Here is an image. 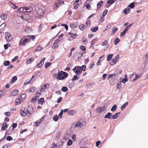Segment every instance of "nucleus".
Masks as SVG:
<instances>
[{
  "instance_id": "nucleus-37",
  "label": "nucleus",
  "mask_w": 148,
  "mask_h": 148,
  "mask_svg": "<svg viewBox=\"0 0 148 148\" xmlns=\"http://www.w3.org/2000/svg\"><path fill=\"white\" fill-rule=\"evenodd\" d=\"M116 109L117 105L116 104H114L111 108V111H114L116 110Z\"/></svg>"
},
{
  "instance_id": "nucleus-8",
  "label": "nucleus",
  "mask_w": 148,
  "mask_h": 148,
  "mask_svg": "<svg viewBox=\"0 0 148 148\" xmlns=\"http://www.w3.org/2000/svg\"><path fill=\"white\" fill-rule=\"evenodd\" d=\"M64 3V2L62 0H57L55 2V5L56 7L58 8L60 5L63 4Z\"/></svg>"
},
{
  "instance_id": "nucleus-54",
  "label": "nucleus",
  "mask_w": 148,
  "mask_h": 148,
  "mask_svg": "<svg viewBox=\"0 0 148 148\" xmlns=\"http://www.w3.org/2000/svg\"><path fill=\"white\" fill-rule=\"evenodd\" d=\"M36 89V88L35 87H32L30 89L29 92H34Z\"/></svg>"
},
{
  "instance_id": "nucleus-10",
  "label": "nucleus",
  "mask_w": 148,
  "mask_h": 148,
  "mask_svg": "<svg viewBox=\"0 0 148 148\" xmlns=\"http://www.w3.org/2000/svg\"><path fill=\"white\" fill-rule=\"evenodd\" d=\"M45 10V8L42 9L41 8H39L37 12V13L40 16H42L44 13Z\"/></svg>"
},
{
  "instance_id": "nucleus-27",
  "label": "nucleus",
  "mask_w": 148,
  "mask_h": 148,
  "mask_svg": "<svg viewBox=\"0 0 148 148\" xmlns=\"http://www.w3.org/2000/svg\"><path fill=\"white\" fill-rule=\"evenodd\" d=\"M25 7H21L17 10V11L19 12H25Z\"/></svg>"
},
{
  "instance_id": "nucleus-38",
  "label": "nucleus",
  "mask_w": 148,
  "mask_h": 148,
  "mask_svg": "<svg viewBox=\"0 0 148 148\" xmlns=\"http://www.w3.org/2000/svg\"><path fill=\"white\" fill-rule=\"evenodd\" d=\"M17 79V77L15 76L13 77L11 80V82H15Z\"/></svg>"
},
{
  "instance_id": "nucleus-30",
  "label": "nucleus",
  "mask_w": 148,
  "mask_h": 148,
  "mask_svg": "<svg viewBox=\"0 0 148 148\" xmlns=\"http://www.w3.org/2000/svg\"><path fill=\"white\" fill-rule=\"evenodd\" d=\"M68 89L67 87L66 86H63L61 89L62 91L64 92H66L68 91Z\"/></svg>"
},
{
  "instance_id": "nucleus-50",
  "label": "nucleus",
  "mask_w": 148,
  "mask_h": 148,
  "mask_svg": "<svg viewBox=\"0 0 148 148\" xmlns=\"http://www.w3.org/2000/svg\"><path fill=\"white\" fill-rule=\"evenodd\" d=\"M135 6L134 3L133 2L132 3H131L128 6V7L130 8H133Z\"/></svg>"
},
{
  "instance_id": "nucleus-41",
  "label": "nucleus",
  "mask_w": 148,
  "mask_h": 148,
  "mask_svg": "<svg viewBox=\"0 0 148 148\" xmlns=\"http://www.w3.org/2000/svg\"><path fill=\"white\" fill-rule=\"evenodd\" d=\"M73 141L71 139H69L67 144V145L68 146H70L73 143Z\"/></svg>"
},
{
  "instance_id": "nucleus-16",
  "label": "nucleus",
  "mask_w": 148,
  "mask_h": 148,
  "mask_svg": "<svg viewBox=\"0 0 148 148\" xmlns=\"http://www.w3.org/2000/svg\"><path fill=\"white\" fill-rule=\"evenodd\" d=\"M25 31L27 34H30L32 31V29L29 27H27L25 29Z\"/></svg>"
},
{
  "instance_id": "nucleus-64",
  "label": "nucleus",
  "mask_w": 148,
  "mask_h": 148,
  "mask_svg": "<svg viewBox=\"0 0 148 148\" xmlns=\"http://www.w3.org/2000/svg\"><path fill=\"white\" fill-rule=\"evenodd\" d=\"M58 47V45L57 43L56 44V43L54 42L53 45L52 46V47L53 48L56 49Z\"/></svg>"
},
{
  "instance_id": "nucleus-56",
  "label": "nucleus",
  "mask_w": 148,
  "mask_h": 148,
  "mask_svg": "<svg viewBox=\"0 0 148 148\" xmlns=\"http://www.w3.org/2000/svg\"><path fill=\"white\" fill-rule=\"evenodd\" d=\"M6 140L8 141H11L13 140L12 137L10 136H8L6 137Z\"/></svg>"
},
{
  "instance_id": "nucleus-45",
  "label": "nucleus",
  "mask_w": 148,
  "mask_h": 148,
  "mask_svg": "<svg viewBox=\"0 0 148 148\" xmlns=\"http://www.w3.org/2000/svg\"><path fill=\"white\" fill-rule=\"evenodd\" d=\"M4 49L5 50H6L8 49V47H10V44L7 43L6 44L4 45Z\"/></svg>"
},
{
  "instance_id": "nucleus-51",
  "label": "nucleus",
  "mask_w": 148,
  "mask_h": 148,
  "mask_svg": "<svg viewBox=\"0 0 148 148\" xmlns=\"http://www.w3.org/2000/svg\"><path fill=\"white\" fill-rule=\"evenodd\" d=\"M63 114V110H62V111H61L59 115V119H61L62 116V115Z\"/></svg>"
},
{
  "instance_id": "nucleus-31",
  "label": "nucleus",
  "mask_w": 148,
  "mask_h": 148,
  "mask_svg": "<svg viewBox=\"0 0 148 148\" xmlns=\"http://www.w3.org/2000/svg\"><path fill=\"white\" fill-rule=\"evenodd\" d=\"M120 41V40L119 38H116L114 40V43L115 45L118 44Z\"/></svg>"
},
{
  "instance_id": "nucleus-15",
  "label": "nucleus",
  "mask_w": 148,
  "mask_h": 148,
  "mask_svg": "<svg viewBox=\"0 0 148 148\" xmlns=\"http://www.w3.org/2000/svg\"><path fill=\"white\" fill-rule=\"evenodd\" d=\"M112 116V114L110 112L107 113L104 116V118L110 119Z\"/></svg>"
},
{
  "instance_id": "nucleus-7",
  "label": "nucleus",
  "mask_w": 148,
  "mask_h": 148,
  "mask_svg": "<svg viewBox=\"0 0 148 148\" xmlns=\"http://www.w3.org/2000/svg\"><path fill=\"white\" fill-rule=\"evenodd\" d=\"M33 110V108L31 106H28L27 109V110L25 112L27 114L26 115H27L28 117L30 116L31 115L30 111H32Z\"/></svg>"
},
{
  "instance_id": "nucleus-39",
  "label": "nucleus",
  "mask_w": 148,
  "mask_h": 148,
  "mask_svg": "<svg viewBox=\"0 0 148 148\" xmlns=\"http://www.w3.org/2000/svg\"><path fill=\"white\" fill-rule=\"evenodd\" d=\"M5 93L4 91L2 90H0V99L3 96H4Z\"/></svg>"
},
{
  "instance_id": "nucleus-49",
  "label": "nucleus",
  "mask_w": 148,
  "mask_h": 148,
  "mask_svg": "<svg viewBox=\"0 0 148 148\" xmlns=\"http://www.w3.org/2000/svg\"><path fill=\"white\" fill-rule=\"evenodd\" d=\"M10 64V62L9 61L7 60L5 61L4 63L3 64L5 66H7L8 65H9Z\"/></svg>"
},
{
  "instance_id": "nucleus-12",
  "label": "nucleus",
  "mask_w": 148,
  "mask_h": 148,
  "mask_svg": "<svg viewBox=\"0 0 148 148\" xmlns=\"http://www.w3.org/2000/svg\"><path fill=\"white\" fill-rule=\"evenodd\" d=\"M105 108V106L99 107L96 109V111L98 113H101L103 111Z\"/></svg>"
},
{
  "instance_id": "nucleus-43",
  "label": "nucleus",
  "mask_w": 148,
  "mask_h": 148,
  "mask_svg": "<svg viewBox=\"0 0 148 148\" xmlns=\"http://www.w3.org/2000/svg\"><path fill=\"white\" fill-rule=\"evenodd\" d=\"M40 123H41L40 121H39V122H38L37 121H36V122H35L34 123V125L35 126L38 127L40 125Z\"/></svg>"
},
{
  "instance_id": "nucleus-42",
  "label": "nucleus",
  "mask_w": 148,
  "mask_h": 148,
  "mask_svg": "<svg viewBox=\"0 0 148 148\" xmlns=\"http://www.w3.org/2000/svg\"><path fill=\"white\" fill-rule=\"evenodd\" d=\"M78 75H75L73 77L72 79V81H74L78 79H79V77H78Z\"/></svg>"
},
{
  "instance_id": "nucleus-26",
  "label": "nucleus",
  "mask_w": 148,
  "mask_h": 148,
  "mask_svg": "<svg viewBox=\"0 0 148 148\" xmlns=\"http://www.w3.org/2000/svg\"><path fill=\"white\" fill-rule=\"evenodd\" d=\"M128 103L127 102L125 103L122 106H121V110H123L128 105Z\"/></svg>"
},
{
  "instance_id": "nucleus-2",
  "label": "nucleus",
  "mask_w": 148,
  "mask_h": 148,
  "mask_svg": "<svg viewBox=\"0 0 148 148\" xmlns=\"http://www.w3.org/2000/svg\"><path fill=\"white\" fill-rule=\"evenodd\" d=\"M86 122L84 119H82L80 121L74 123L73 124L74 127H80L82 126H85Z\"/></svg>"
},
{
  "instance_id": "nucleus-4",
  "label": "nucleus",
  "mask_w": 148,
  "mask_h": 148,
  "mask_svg": "<svg viewBox=\"0 0 148 148\" xmlns=\"http://www.w3.org/2000/svg\"><path fill=\"white\" fill-rule=\"evenodd\" d=\"M80 68L81 66H76L73 69V70L75 73L78 74H80L82 72Z\"/></svg>"
},
{
  "instance_id": "nucleus-59",
  "label": "nucleus",
  "mask_w": 148,
  "mask_h": 148,
  "mask_svg": "<svg viewBox=\"0 0 148 148\" xmlns=\"http://www.w3.org/2000/svg\"><path fill=\"white\" fill-rule=\"evenodd\" d=\"M128 78H123L122 80V82L123 83H125L127 81Z\"/></svg>"
},
{
  "instance_id": "nucleus-6",
  "label": "nucleus",
  "mask_w": 148,
  "mask_h": 148,
  "mask_svg": "<svg viewBox=\"0 0 148 148\" xmlns=\"http://www.w3.org/2000/svg\"><path fill=\"white\" fill-rule=\"evenodd\" d=\"M83 56V53L82 52H76L75 55L74 56V59L75 58L77 60H78L79 58L82 57Z\"/></svg>"
},
{
  "instance_id": "nucleus-58",
  "label": "nucleus",
  "mask_w": 148,
  "mask_h": 148,
  "mask_svg": "<svg viewBox=\"0 0 148 148\" xmlns=\"http://www.w3.org/2000/svg\"><path fill=\"white\" fill-rule=\"evenodd\" d=\"M21 115L23 116H25L27 115L26 113L24 110L21 112Z\"/></svg>"
},
{
  "instance_id": "nucleus-52",
  "label": "nucleus",
  "mask_w": 148,
  "mask_h": 148,
  "mask_svg": "<svg viewBox=\"0 0 148 148\" xmlns=\"http://www.w3.org/2000/svg\"><path fill=\"white\" fill-rule=\"evenodd\" d=\"M27 36H29V38H30V41H31V39H32V40H34L35 39V37H34V36L33 35H28Z\"/></svg>"
},
{
  "instance_id": "nucleus-29",
  "label": "nucleus",
  "mask_w": 148,
  "mask_h": 148,
  "mask_svg": "<svg viewBox=\"0 0 148 148\" xmlns=\"http://www.w3.org/2000/svg\"><path fill=\"white\" fill-rule=\"evenodd\" d=\"M135 75V78L133 79V81H135L138 78H139L141 77V74H136Z\"/></svg>"
},
{
  "instance_id": "nucleus-48",
  "label": "nucleus",
  "mask_w": 148,
  "mask_h": 148,
  "mask_svg": "<svg viewBox=\"0 0 148 148\" xmlns=\"http://www.w3.org/2000/svg\"><path fill=\"white\" fill-rule=\"evenodd\" d=\"M94 85L93 83H90L86 85V86L88 88H90V87Z\"/></svg>"
},
{
  "instance_id": "nucleus-17",
  "label": "nucleus",
  "mask_w": 148,
  "mask_h": 148,
  "mask_svg": "<svg viewBox=\"0 0 148 148\" xmlns=\"http://www.w3.org/2000/svg\"><path fill=\"white\" fill-rule=\"evenodd\" d=\"M0 17L2 19L5 20L7 19V16L5 14L3 13L1 14Z\"/></svg>"
},
{
  "instance_id": "nucleus-63",
  "label": "nucleus",
  "mask_w": 148,
  "mask_h": 148,
  "mask_svg": "<svg viewBox=\"0 0 148 148\" xmlns=\"http://www.w3.org/2000/svg\"><path fill=\"white\" fill-rule=\"evenodd\" d=\"M37 99V98H36L35 97L32 98L31 99L32 102L33 103H34L36 101Z\"/></svg>"
},
{
  "instance_id": "nucleus-47",
  "label": "nucleus",
  "mask_w": 148,
  "mask_h": 148,
  "mask_svg": "<svg viewBox=\"0 0 148 148\" xmlns=\"http://www.w3.org/2000/svg\"><path fill=\"white\" fill-rule=\"evenodd\" d=\"M80 68L81 71H85L86 69V66L85 65H83L81 66Z\"/></svg>"
},
{
  "instance_id": "nucleus-28",
  "label": "nucleus",
  "mask_w": 148,
  "mask_h": 148,
  "mask_svg": "<svg viewBox=\"0 0 148 148\" xmlns=\"http://www.w3.org/2000/svg\"><path fill=\"white\" fill-rule=\"evenodd\" d=\"M38 103L40 104L41 105H42L43 103L44 102V98H40L38 100Z\"/></svg>"
},
{
  "instance_id": "nucleus-5",
  "label": "nucleus",
  "mask_w": 148,
  "mask_h": 148,
  "mask_svg": "<svg viewBox=\"0 0 148 148\" xmlns=\"http://www.w3.org/2000/svg\"><path fill=\"white\" fill-rule=\"evenodd\" d=\"M5 37L7 41L9 42L12 40L13 38L11 35L10 33L9 32H6L5 33Z\"/></svg>"
},
{
  "instance_id": "nucleus-62",
  "label": "nucleus",
  "mask_w": 148,
  "mask_h": 148,
  "mask_svg": "<svg viewBox=\"0 0 148 148\" xmlns=\"http://www.w3.org/2000/svg\"><path fill=\"white\" fill-rule=\"evenodd\" d=\"M77 36V35L75 34H73L71 36V37L72 39H73L75 38Z\"/></svg>"
},
{
  "instance_id": "nucleus-57",
  "label": "nucleus",
  "mask_w": 148,
  "mask_h": 148,
  "mask_svg": "<svg viewBox=\"0 0 148 148\" xmlns=\"http://www.w3.org/2000/svg\"><path fill=\"white\" fill-rule=\"evenodd\" d=\"M120 84L119 83H117V86H116V87L118 89H119L121 87V82H120Z\"/></svg>"
},
{
  "instance_id": "nucleus-53",
  "label": "nucleus",
  "mask_w": 148,
  "mask_h": 148,
  "mask_svg": "<svg viewBox=\"0 0 148 148\" xmlns=\"http://www.w3.org/2000/svg\"><path fill=\"white\" fill-rule=\"evenodd\" d=\"M61 25L62 26H64L66 30H68V26L67 25L62 23Z\"/></svg>"
},
{
  "instance_id": "nucleus-23",
  "label": "nucleus",
  "mask_w": 148,
  "mask_h": 148,
  "mask_svg": "<svg viewBox=\"0 0 148 148\" xmlns=\"http://www.w3.org/2000/svg\"><path fill=\"white\" fill-rule=\"evenodd\" d=\"M103 3V2L102 1H100L99 2H98L97 4V9H99L100 8L101 6L102 5Z\"/></svg>"
},
{
  "instance_id": "nucleus-35",
  "label": "nucleus",
  "mask_w": 148,
  "mask_h": 148,
  "mask_svg": "<svg viewBox=\"0 0 148 148\" xmlns=\"http://www.w3.org/2000/svg\"><path fill=\"white\" fill-rule=\"evenodd\" d=\"M113 56V55L112 54H109L107 57V61H109L111 60V59L112 58Z\"/></svg>"
},
{
  "instance_id": "nucleus-40",
  "label": "nucleus",
  "mask_w": 148,
  "mask_h": 148,
  "mask_svg": "<svg viewBox=\"0 0 148 148\" xmlns=\"http://www.w3.org/2000/svg\"><path fill=\"white\" fill-rule=\"evenodd\" d=\"M41 95V93L39 92V91H37L36 92V95L35 97L37 99L39 97V95Z\"/></svg>"
},
{
  "instance_id": "nucleus-61",
  "label": "nucleus",
  "mask_w": 148,
  "mask_h": 148,
  "mask_svg": "<svg viewBox=\"0 0 148 148\" xmlns=\"http://www.w3.org/2000/svg\"><path fill=\"white\" fill-rule=\"evenodd\" d=\"M57 147V144H56L55 143H53L52 145L51 148H56Z\"/></svg>"
},
{
  "instance_id": "nucleus-3",
  "label": "nucleus",
  "mask_w": 148,
  "mask_h": 148,
  "mask_svg": "<svg viewBox=\"0 0 148 148\" xmlns=\"http://www.w3.org/2000/svg\"><path fill=\"white\" fill-rule=\"evenodd\" d=\"M68 75H69L67 73L61 71L58 73L57 78L58 80H62L67 78Z\"/></svg>"
},
{
  "instance_id": "nucleus-1",
  "label": "nucleus",
  "mask_w": 148,
  "mask_h": 148,
  "mask_svg": "<svg viewBox=\"0 0 148 148\" xmlns=\"http://www.w3.org/2000/svg\"><path fill=\"white\" fill-rule=\"evenodd\" d=\"M29 36H25L22 38L20 40L19 43V45L23 46L25 45L26 43L29 42L30 38Z\"/></svg>"
},
{
  "instance_id": "nucleus-24",
  "label": "nucleus",
  "mask_w": 148,
  "mask_h": 148,
  "mask_svg": "<svg viewBox=\"0 0 148 148\" xmlns=\"http://www.w3.org/2000/svg\"><path fill=\"white\" fill-rule=\"evenodd\" d=\"M98 26H96L94 27L91 28L90 30L93 32H96L98 30Z\"/></svg>"
},
{
  "instance_id": "nucleus-21",
  "label": "nucleus",
  "mask_w": 148,
  "mask_h": 148,
  "mask_svg": "<svg viewBox=\"0 0 148 148\" xmlns=\"http://www.w3.org/2000/svg\"><path fill=\"white\" fill-rule=\"evenodd\" d=\"M18 93V91L17 90H14L12 91L11 92V95L12 96H15L17 95Z\"/></svg>"
},
{
  "instance_id": "nucleus-55",
  "label": "nucleus",
  "mask_w": 148,
  "mask_h": 148,
  "mask_svg": "<svg viewBox=\"0 0 148 148\" xmlns=\"http://www.w3.org/2000/svg\"><path fill=\"white\" fill-rule=\"evenodd\" d=\"M86 24L88 27H89L90 25V21L89 20H87L86 23Z\"/></svg>"
},
{
  "instance_id": "nucleus-13",
  "label": "nucleus",
  "mask_w": 148,
  "mask_h": 148,
  "mask_svg": "<svg viewBox=\"0 0 148 148\" xmlns=\"http://www.w3.org/2000/svg\"><path fill=\"white\" fill-rule=\"evenodd\" d=\"M25 12L29 13L33 10V8L31 7H25Z\"/></svg>"
},
{
  "instance_id": "nucleus-60",
  "label": "nucleus",
  "mask_w": 148,
  "mask_h": 148,
  "mask_svg": "<svg viewBox=\"0 0 148 148\" xmlns=\"http://www.w3.org/2000/svg\"><path fill=\"white\" fill-rule=\"evenodd\" d=\"M108 12V10H105L103 13V15L102 16H103V17H104V16L106 15Z\"/></svg>"
},
{
  "instance_id": "nucleus-18",
  "label": "nucleus",
  "mask_w": 148,
  "mask_h": 148,
  "mask_svg": "<svg viewBox=\"0 0 148 148\" xmlns=\"http://www.w3.org/2000/svg\"><path fill=\"white\" fill-rule=\"evenodd\" d=\"M130 9L129 8H125L123 10V12L125 15H127L130 12Z\"/></svg>"
},
{
  "instance_id": "nucleus-44",
  "label": "nucleus",
  "mask_w": 148,
  "mask_h": 148,
  "mask_svg": "<svg viewBox=\"0 0 148 148\" xmlns=\"http://www.w3.org/2000/svg\"><path fill=\"white\" fill-rule=\"evenodd\" d=\"M79 5V3H74L73 4V5L74 6V9H77L78 7V5Z\"/></svg>"
},
{
  "instance_id": "nucleus-36",
  "label": "nucleus",
  "mask_w": 148,
  "mask_h": 148,
  "mask_svg": "<svg viewBox=\"0 0 148 148\" xmlns=\"http://www.w3.org/2000/svg\"><path fill=\"white\" fill-rule=\"evenodd\" d=\"M59 119V117L57 115H54L53 117V120L55 122L57 121Z\"/></svg>"
},
{
  "instance_id": "nucleus-46",
  "label": "nucleus",
  "mask_w": 148,
  "mask_h": 148,
  "mask_svg": "<svg viewBox=\"0 0 148 148\" xmlns=\"http://www.w3.org/2000/svg\"><path fill=\"white\" fill-rule=\"evenodd\" d=\"M75 111L74 110H70L68 112V114L69 115H73L75 113Z\"/></svg>"
},
{
  "instance_id": "nucleus-20",
  "label": "nucleus",
  "mask_w": 148,
  "mask_h": 148,
  "mask_svg": "<svg viewBox=\"0 0 148 148\" xmlns=\"http://www.w3.org/2000/svg\"><path fill=\"white\" fill-rule=\"evenodd\" d=\"M79 28L82 31L84 30L86 28V26L84 24H80L79 25Z\"/></svg>"
},
{
  "instance_id": "nucleus-11",
  "label": "nucleus",
  "mask_w": 148,
  "mask_h": 148,
  "mask_svg": "<svg viewBox=\"0 0 148 148\" xmlns=\"http://www.w3.org/2000/svg\"><path fill=\"white\" fill-rule=\"evenodd\" d=\"M70 26L71 28L75 29L78 26V23L77 22H76L73 24H70Z\"/></svg>"
},
{
  "instance_id": "nucleus-34",
  "label": "nucleus",
  "mask_w": 148,
  "mask_h": 148,
  "mask_svg": "<svg viewBox=\"0 0 148 148\" xmlns=\"http://www.w3.org/2000/svg\"><path fill=\"white\" fill-rule=\"evenodd\" d=\"M42 47H41V46L39 45L37 46V47L36 48V49L35 50L36 51H40L42 50Z\"/></svg>"
},
{
  "instance_id": "nucleus-32",
  "label": "nucleus",
  "mask_w": 148,
  "mask_h": 148,
  "mask_svg": "<svg viewBox=\"0 0 148 148\" xmlns=\"http://www.w3.org/2000/svg\"><path fill=\"white\" fill-rule=\"evenodd\" d=\"M115 2L114 0H108L107 1V3L110 5L113 4Z\"/></svg>"
},
{
  "instance_id": "nucleus-25",
  "label": "nucleus",
  "mask_w": 148,
  "mask_h": 148,
  "mask_svg": "<svg viewBox=\"0 0 148 148\" xmlns=\"http://www.w3.org/2000/svg\"><path fill=\"white\" fill-rule=\"evenodd\" d=\"M8 126L7 125V123H5L3 124L2 126V129L3 130H5L6 128Z\"/></svg>"
},
{
  "instance_id": "nucleus-14",
  "label": "nucleus",
  "mask_w": 148,
  "mask_h": 148,
  "mask_svg": "<svg viewBox=\"0 0 148 148\" xmlns=\"http://www.w3.org/2000/svg\"><path fill=\"white\" fill-rule=\"evenodd\" d=\"M40 75V71H36L33 74L32 76V78L31 79V80H33V79L35 77H36L37 76H39Z\"/></svg>"
},
{
  "instance_id": "nucleus-33",
  "label": "nucleus",
  "mask_w": 148,
  "mask_h": 148,
  "mask_svg": "<svg viewBox=\"0 0 148 148\" xmlns=\"http://www.w3.org/2000/svg\"><path fill=\"white\" fill-rule=\"evenodd\" d=\"M52 64L50 62H47L45 63V69H46L48 68V67L50 66V65Z\"/></svg>"
},
{
  "instance_id": "nucleus-22",
  "label": "nucleus",
  "mask_w": 148,
  "mask_h": 148,
  "mask_svg": "<svg viewBox=\"0 0 148 148\" xmlns=\"http://www.w3.org/2000/svg\"><path fill=\"white\" fill-rule=\"evenodd\" d=\"M34 60V58H31L27 60L26 63L28 64H31Z\"/></svg>"
},
{
  "instance_id": "nucleus-9",
  "label": "nucleus",
  "mask_w": 148,
  "mask_h": 148,
  "mask_svg": "<svg viewBox=\"0 0 148 148\" xmlns=\"http://www.w3.org/2000/svg\"><path fill=\"white\" fill-rule=\"evenodd\" d=\"M45 59V58H43L41 59L40 62L38 63L37 64V66H38L37 67V68H41L42 66L44 63Z\"/></svg>"
},
{
  "instance_id": "nucleus-19",
  "label": "nucleus",
  "mask_w": 148,
  "mask_h": 148,
  "mask_svg": "<svg viewBox=\"0 0 148 148\" xmlns=\"http://www.w3.org/2000/svg\"><path fill=\"white\" fill-rule=\"evenodd\" d=\"M98 40V38H97L93 39L91 40V45H94Z\"/></svg>"
}]
</instances>
